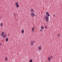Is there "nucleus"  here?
<instances>
[{
	"instance_id": "26",
	"label": "nucleus",
	"mask_w": 62,
	"mask_h": 62,
	"mask_svg": "<svg viewBox=\"0 0 62 62\" xmlns=\"http://www.w3.org/2000/svg\"><path fill=\"white\" fill-rule=\"evenodd\" d=\"M1 45V44L0 43V45Z\"/></svg>"
},
{
	"instance_id": "11",
	"label": "nucleus",
	"mask_w": 62,
	"mask_h": 62,
	"mask_svg": "<svg viewBox=\"0 0 62 62\" xmlns=\"http://www.w3.org/2000/svg\"><path fill=\"white\" fill-rule=\"evenodd\" d=\"M5 60L6 61H7V60H8V58H7V57H6L5 58Z\"/></svg>"
},
{
	"instance_id": "3",
	"label": "nucleus",
	"mask_w": 62,
	"mask_h": 62,
	"mask_svg": "<svg viewBox=\"0 0 62 62\" xmlns=\"http://www.w3.org/2000/svg\"><path fill=\"white\" fill-rule=\"evenodd\" d=\"M38 49L39 50H41L42 47H41V46H39L38 47Z\"/></svg>"
},
{
	"instance_id": "27",
	"label": "nucleus",
	"mask_w": 62,
	"mask_h": 62,
	"mask_svg": "<svg viewBox=\"0 0 62 62\" xmlns=\"http://www.w3.org/2000/svg\"><path fill=\"white\" fill-rule=\"evenodd\" d=\"M35 16H36V15H35Z\"/></svg>"
},
{
	"instance_id": "14",
	"label": "nucleus",
	"mask_w": 62,
	"mask_h": 62,
	"mask_svg": "<svg viewBox=\"0 0 62 62\" xmlns=\"http://www.w3.org/2000/svg\"><path fill=\"white\" fill-rule=\"evenodd\" d=\"M24 30H23L22 31V33H24Z\"/></svg>"
},
{
	"instance_id": "10",
	"label": "nucleus",
	"mask_w": 62,
	"mask_h": 62,
	"mask_svg": "<svg viewBox=\"0 0 62 62\" xmlns=\"http://www.w3.org/2000/svg\"><path fill=\"white\" fill-rule=\"evenodd\" d=\"M48 60L49 61H50V60H51V57H50L48 58Z\"/></svg>"
},
{
	"instance_id": "4",
	"label": "nucleus",
	"mask_w": 62,
	"mask_h": 62,
	"mask_svg": "<svg viewBox=\"0 0 62 62\" xmlns=\"http://www.w3.org/2000/svg\"><path fill=\"white\" fill-rule=\"evenodd\" d=\"M31 15L32 16H35V15H34V13H32L31 14Z\"/></svg>"
},
{
	"instance_id": "24",
	"label": "nucleus",
	"mask_w": 62,
	"mask_h": 62,
	"mask_svg": "<svg viewBox=\"0 0 62 62\" xmlns=\"http://www.w3.org/2000/svg\"><path fill=\"white\" fill-rule=\"evenodd\" d=\"M51 58L52 59V58H53V56H51Z\"/></svg>"
},
{
	"instance_id": "6",
	"label": "nucleus",
	"mask_w": 62,
	"mask_h": 62,
	"mask_svg": "<svg viewBox=\"0 0 62 62\" xmlns=\"http://www.w3.org/2000/svg\"><path fill=\"white\" fill-rule=\"evenodd\" d=\"M6 36H7L6 34H5L3 35V38H6Z\"/></svg>"
},
{
	"instance_id": "15",
	"label": "nucleus",
	"mask_w": 62,
	"mask_h": 62,
	"mask_svg": "<svg viewBox=\"0 0 62 62\" xmlns=\"http://www.w3.org/2000/svg\"><path fill=\"white\" fill-rule=\"evenodd\" d=\"M31 12H33V11H34V10L33 9H31Z\"/></svg>"
},
{
	"instance_id": "13",
	"label": "nucleus",
	"mask_w": 62,
	"mask_h": 62,
	"mask_svg": "<svg viewBox=\"0 0 62 62\" xmlns=\"http://www.w3.org/2000/svg\"><path fill=\"white\" fill-rule=\"evenodd\" d=\"M34 28L33 27L32 29V31L33 32L34 31Z\"/></svg>"
},
{
	"instance_id": "19",
	"label": "nucleus",
	"mask_w": 62,
	"mask_h": 62,
	"mask_svg": "<svg viewBox=\"0 0 62 62\" xmlns=\"http://www.w3.org/2000/svg\"><path fill=\"white\" fill-rule=\"evenodd\" d=\"M58 37H59L60 36V34H58Z\"/></svg>"
},
{
	"instance_id": "18",
	"label": "nucleus",
	"mask_w": 62,
	"mask_h": 62,
	"mask_svg": "<svg viewBox=\"0 0 62 62\" xmlns=\"http://www.w3.org/2000/svg\"><path fill=\"white\" fill-rule=\"evenodd\" d=\"M46 22H48V21H49V20L46 19Z\"/></svg>"
},
{
	"instance_id": "22",
	"label": "nucleus",
	"mask_w": 62,
	"mask_h": 62,
	"mask_svg": "<svg viewBox=\"0 0 62 62\" xmlns=\"http://www.w3.org/2000/svg\"><path fill=\"white\" fill-rule=\"evenodd\" d=\"M47 28V27L46 26L45 27V28Z\"/></svg>"
},
{
	"instance_id": "12",
	"label": "nucleus",
	"mask_w": 62,
	"mask_h": 62,
	"mask_svg": "<svg viewBox=\"0 0 62 62\" xmlns=\"http://www.w3.org/2000/svg\"><path fill=\"white\" fill-rule=\"evenodd\" d=\"M30 62H32V61H33V60L32 59H31L29 61Z\"/></svg>"
},
{
	"instance_id": "16",
	"label": "nucleus",
	"mask_w": 62,
	"mask_h": 62,
	"mask_svg": "<svg viewBox=\"0 0 62 62\" xmlns=\"http://www.w3.org/2000/svg\"><path fill=\"white\" fill-rule=\"evenodd\" d=\"M0 25L1 26H3V23H1Z\"/></svg>"
},
{
	"instance_id": "2",
	"label": "nucleus",
	"mask_w": 62,
	"mask_h": 62,
	"mask_svg": "<svg viewBox=\"0 0 62 62\" xmlns=\"http://www.w3.org/2000/svg\"><path fill=\"white\" fill-rule=\"evenodd\" d=\"M15 5H16V7L17 8H19V5L18 4V2H16L15 4Z\"/></svg>"
},
{
	"instance_id": "20",
	"label": "nucleus",
	"mask_w": 62,
	"mask_h": 62,
	"mask_svg": "<svg viewBox=\"0 0 62 62\" xmlns=\"http://www.w3.org/2000/svg\"><path fill=\"white\" fill-rule=\"evenodd\" d=\"M47 15V16H50V14H48Z\"/></svg>"
},
{
	"instance_id": "21",
	"label": "nucleus",
	"mask_w": 62,
	"mask_h": 62,
	"mask_svg": "<svg viewBox=\"0 0 62 62\" xmlns=\"http://www.w3.org/2000/svg\"><path fill=\"white\" fill-rule=\"evenodd\" d=\"M53 16H54V17H55V15H54Z\"/></svg>"
},
{
	"instance_id": "1",
	"label": "nucleus",
	"mask_w": 62,
	"mask_h": 62,
	"mask_svg": "<svg viewBox=\"0 0 62 62\" xmlns=\"http://www.w3.org/2000/svg\"><path fill=\"white\" fill-rule=\"evenodd\" d=\"M45 19V20H48L49 19V17L47 16V15L45 16L44 17Z\"/></svg>"
},
{
	"instance_id": "25",
	"label": "nucleus",
	"mask_w": 62,
	"mask_h": 62,
	"mask_svg": "<svg viewBox=\"0 0 62 62\" xmlns=\"http://www.w3.org/2000/svg\"><path fill=\"white\" fill-rule=\"evenodd\" d=\"M8 36H9V34H8Z\"/></svg>"
},
{
	"instance_id": "17",
	"label": "nucleus",
	"mask_w": 62,
	"mask_h": 62,
	"mask_svg": "<svg viewBox=\"0 0 62 62\" xmlns=\"http://www.w3.org/2000/svg\"><path fill=\"white\" fill-rule=\"evenodd\" d=\"M48 14H49V13L48 12H46V15H47Z\"/></svg>"
},
{
	"instance_id": "23",
	"label": "nucleus",
	"mask_w": 62,
	"mask_h": 62,
	"mask_svg": "<svg viewBox=\"0 0 62 62\" xmlns=\"http://www.w3.org/2000/svg\"><path fill=\"white\" fill-rule=\"evenodd\" d=\"M40 31H42V29H40Z\"/></svg>"
},
{
	"instance_id": "8",
	"label": "nucleus",
	"mask_w": 62,
	"mask_h": 62,
	"mask_svg": "<svg viewBox=\"0 0 62 62\" xmlns=\"http://www.w3.org/2000/svg\"><path fill=\"white\" fill-rule=\"evenodd\" d=\"M41 28L42 29H44V27L43 26H41Z\"/></svg>"
},
{
	"instance_id": "5",
	"label": "nucleus",
	"mask_w": 62,
	"mask_h": 62,
	"mask_svg": "<svg viewBox=\"0 0 62 62\" xmlns=\"http://www.w3.org/2000/svg\"><path fill=\"white\" fill-rule=\"evenodd\" d=\"M31 45H32V46L34 45V43L33 41H31Z\"/></svg>"
},
{
	"instance_id": "9",
	"label": "nucleus",
	"mask_w": 62,
	"mask_h": 62,
	"mask_svg": "<svg viewBox=\"0 0 62 62\" xmlns=\"http://www.w3.org/2000/svg\"><path fill=\"white\" fill-rule=\"evenodd\" d=\"M6 42H8V38H6Z\"/></svg>"
},
{
	"instance_id": "7",
	"label": "nucleus",
	"mask_w": 62,
	"mask_h": 62,
	"mask_svg": "<svg viewBox=\"0 0 62 62\" xmlns=\"http://www.w3.org/2000/svg\"><path fill=\"white\" fill-rule=\"evenodd\" d=\"M3 34H4V32H2L1 35V36L2 37L3 36Z\"/></svg>"
}]
</instances>
